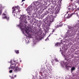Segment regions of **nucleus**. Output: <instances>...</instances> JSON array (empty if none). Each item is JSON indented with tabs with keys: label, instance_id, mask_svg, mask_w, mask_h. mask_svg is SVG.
<instances>
[{
	"label": "nucleus",
	"instance_id": "a211bd4d",
	"mask_svg": "<svg viewBox=\"0 0 79 79\" xmlns=\"http://www.w3.org/2000/svg\"><path fill=\"white\" fill-rule=\"evenodd\" d=\"M9 18H10L9 17H6V19L7 20H9Z\"/></svg>",
	"mask_w": 79,
	"mask_h": 79
},
{
	"label": "nucleus",
	"instance_id": "2eb2a0df",
	"mask_svg": "<svg viewBox=\"0 0 79 79\" xmlns=\"http://www.w3.org/2000/svg\"><path fill=\"white\" fill-rule=\"evenodd\" d=\"M60 44L59 43H57L55 44V46H58V45H60Z\"/></svg>",
	"mask_w": 79,
	"mask_h": 79
},
{
	"label": "nucleus",
	"instance_id": "dca6fc26",
	"mask_svg": "<svg viewBox=\"0 0 79 79\" xmlns=\"http://www.w3.org/2000/svg\"><path fill=\"white\" fill-rule=\"evenodd\" d=\"M75 70V67H72L71 68V71H74V70Z\"/></svg>",
	"mask_w": 79,
	"mask_h": 79
},
{
	"label": "nucleus",
	"instance_id": "72a5a7b5",
	"mask_svg": "<svg viewBox=\"0 0 79 79\" xmlns=\"http://www.w3.org/2000/svg\"><path fill=\"white\" fill-rule=\"evenodd\" d=\"M78 10H79V8L78 9Z\"/></svg>",
	"mask_w": 79,
	"mask_h": 79
},
{
	"label": "nucleus",
	"instance_id": "5701e85b",
	"mask_svg": "<svg viewBox=\"0 0 79 79\" xmlns=\"http://www.w3.org/2000/svg\"><path fill=\"white\" fill-rule=\"evenodd\" d=\"M68 12H70L68 10V11L66 12V14H68Z\"/></svg>",
	"mask_w": 79,
	"mask_h": 79
},
{
	"label": "nucleus",
	"instance_id": "9d476101",
	"mask_svg": "<svg viewBox=\"0 0 79 79\" xmlns=\"http://www.w3.org/2000/svg\"><path fill=\"white\" fill-rule=\"evenodd\" d=\"M49 20L50 23H52V22H53V21H54V19L51 17L49 18Z\"/></svg>",
	"mask_w": 79,
	"mask_h": 79
},
{
	"label": "nucleus",
	"instance_id": "e433bc0d",
	"mask_svg": "<svg viewBox=\"0 0 79 79\" xmlns=\"http://www.w3.org/2000/svg\"><path fill=\"white\" fill-rule=\"evenodd\" d=\"M50 35H49L48 37H49V36H50Z\"/></svg>",
	"mask_w": 79,
	"mask_h": 79
},
{
	"label": "nucleus",
	"instance_id": "4c0bfd02",
	"mask_svg": "<svg viewBox=\"0 0 79 79\" xmlns=\"http://www.w3.org/2000/svg\"><path fill=\"white\" fill-rule=\"evenodd\" d=\"M48 70H49V71H50V70L49 69H48Z\"/></svg>",
	"mask_w": 79,
	"mask_h": 79
},
{
	"label": "nucleus",
	"instance_id": "f8f14e48",
	"mask_svg": "<svg viewBox=\"0 0 79 79\" xmlns=\"http://www.w3.org/2000/svg\"><path fill=\"white\" fill-rule=\"evenodd\" d=\"M2 13V5L0 4V15H1V14Z\"/></svg>",
	"mask_w": 79,
	"mask_h": 79
},
{
	"label": "nucleus",
	"instance_id": "c756f323",
	"mask_svg": "<svg viewBox=\"0 0 79 79\" xmlns=\"http://www.w3.org/2000/svg\"><path fill=\"white\" fill-rule=\"evenodd\" d=\"M46 39H47V40H48V38L47 37Z\"/></svg>",
	"mask_w": 79,
	"mask_h": 79
},
{
	"label": "nucleus",
	"instance_id": "aec40b11",
	"mask_svg": "<svg viewBox=\"0 0 79 79\" xmlns=\"http://www.w3.org/2000/svg\"><path fill=\"white\" fill-rule=\"evenodd\" d=\"M2 19H6V16H5V17H2Z\"/></svg>",
	"mask_w": 79,
	"mask_h": 79
},
{
	"label": "nucleus",
	"instance_id": "f3484780",
	"mask_svg": "<svg viewBox=\"0 0 79 79\" xmlns=\"http://www.w3.org/2000/svg\"><path fill=\"white\" fill-rule=\"evenodd\" d=\"M15 53H19V50H16V51H15Z\"/></svg>",
	"mask_w": 79,
	"mask_h": 79
},
{
	"label": "nucleus",
	"instance_id": "20e7f679",
	"mask_svg": "<svg viewBox=\"0 0 79 79\" xmlns=\"http://www.w3.org/2000/svg\"><path fill=\"white\" fill-rule=\"evenodd\" d=\"M52 7L53 8H55V11H54V12H55L56 13L58 14V12L60 10V8L59 7H57V5L55 4L53 5Z\"/></svg>",
	"mask_w": 79,
	"mask_h": 79
},
{
	"label": "nucleus",
	"instance_id": "1a4fd4ad",
	"mask_svg": "<svg viewBox=\"0 0 79 79\" xmlns=\"http://www.w3.org/2000/svg\"><path fill=\"white\" fill-rule=\"evenodd\" d=\"M74 13H75V12H73V13L71 14L70 15H69V14H68V16L66 17V18L67 19H69V18H71V17L72 16V15H74Z\"/></svg>",
	"mask_w": 79,
	"mask_h": 79
},
{
	"label": "nucleus",
	"instance_id": "58836bf2",
	"mask_svg": "<svg viewBox=\"0 0 79 79\" xmlns=\"http://www.w3.org/2000/svg\"><path fill=\"white\" fill-rule=\"evenodd\" d=\"M14 62H15V61H14Z\"/></svg>",
	"mask_w": 79,
	"mask_h": 79
},
{
	"label": "nucleus",
	"instance_id": "c9c22d12",
	"mask_svg": "<svg viewBox=\"0 0 79 79\" xmlns=\"http://www.w3.org/2000/svg\"><path fill=\"white\" fill-rule=\"evenodd\" d=\"M70 0V1H73V0Z\"/></svg>",
	"mask_w": 79,
	"mask_h": 79
},
{
	"label": "nucleus",
	"instance_id": "9b49d317",
	"mask_svg": "<svg viewBox=\"0 0 79 79\" xmlns=\"http://www.w3.org/2000/svg\"><path fill=\"white\" fill-rule=\"evenodd\" d=\"M49 21V20L48 19H44V23L45 24H47L48 23V22Z\"/></svg>",
	"mask_w": 79,
	"mask_h": 79
},
{
	"label": "nucleus",
	"instance_id": "bb28decb",
	"mask_svg": "<svg viewBox=\"0 0 79 79\" xmlns=\"http://www.w3.org/2000/svg\"><path fill=\"white\" fill-rule=\"evenodd\" d=\"M11 79H14V77H11Z\"/></svg>",
	"mask_w": 79,
	"mask_h": 79
},
{
	"label": "nucleus",
	"instance_id": "473e14b6",
	"mask_svg": "<svg viewBox=\"0 0 79 79\" xmlns=\"http://www.w3.org/2000/svg\"><path fill=\"white\" fill-rule=\"evenodd\" d=\"M51 63H53V62L52 61V62H51Z\"/></svg>",
	"mask_w": 79,
	"mask_h": 79
},
{
	"label": "nucleus",
	"instance_id": "f257e3e1",
	"mask_svg": "<svg viewBox=\"0 0 79 79\" xmlns=\"http://www.w3.org/2000/svg\"><path fill=\"white\" fill-rule=\"evenodd\" d=\"M42 0H38V2H33V6H30L29 7H28L26 9V10L27 11V14L28 15H31V10H36L37 9V6H38V3H40Z\"/></svg>",
	"mask_w": 79,
	"mask_h": 79
},
{
	"label": "nucleus",
	"instance_id": "c85d7f7f",
	"mask_svg": "<svg viewBox=\"0 0 79 79\" xmlns=\"http://www.w3.org/2000/svg\"><path fill=\"white\" fill-rule=\"evenodd\" d=\"M64 58H65V60H66V56H65V57H64Z\"/></svg>",
	"mask_w": 79,
	"mask_h": 79
},
{
	"label": "nucleus",
	"instance_id": "b1692460",
	"mask_svg": "<svg viewBox=\"0 0 79 79\" xmlns=\"http://www.w3.org/2000/svg\"><path fill=\"white\" fill-rule=\"evenodd\" d=\"M3 15H4V16H5V15H6V14H5V13H3Z\"/></svg>",
	"mask_w": 79,
	"mask_h": 79
},
{
	"label": "nucleus",
	"instance_id": "cd10ccee",
	"mask_svg": "<svg viewBox=\"0 0 79 79\" xmlns=\"http://www.w3.org/2000/svg\"><path fill=\"white\" fill-rule=\"evenodd\" d=\"M16 77V75H15L14 77Z\"/></svg>",
	"mask_w": 79,
	"mask_h": 79
},
{
	"label": "nucleus",
	"instance_id": "6e6552de",
	"mask_svg": "<svg viewBox=\"0 0 79 79\" xmlns=\"http://www.w3.org/2000/svg\"><path fill=\"white\" fill-rule=\"evenodd\" d=\"M57 14L56 12H54V14H53L52 15V18H53L54 19V18H56V17L57 15H57Z\"/></svg>",
	"mask_w": 79,
	"mask_h": 79
},
{
	"label": "nucleus",
	"instance_id": "6ab92c4d",
	"mask_svg": "<svg viewBox=\"0 0 79 79\" xmlns=\"http://www.w3.org/2000/svg\"><path fill=\"white\" fill-rule=\"evenodd\" d=\"M13 72V70H10L9 71L10 73H11Z\"/></svg>",
	"mask_w": 79,
	"mask_h": 79
},
{
	"label": "nucleus",
	"instance_id": "0eeeda50",
	"mask_svg": "<svg viewBox=\"0 0 79 79\" xmlns=\"http://www.w3.org/2000/svg\"><path fill=\"white\" fill-rule=\"evenodd\" d=\"M47 9H48L47 8H46L43 10V11H46L44 13L45 15H47V14H48V13H49V12L47 10Z\"/></svg>",
	"mask_w": 79,
	"mask_h": 79
},
{
	"label": "nucleus",
	"instance_id": "7ed1b4c3",
	"mask_svg": "<svg viewBox=\"0 0 79 79\" xmlns=\"http://www.w3.org/2000/svg\"><path fill=\"white\" fill-rule=\"evenodd\" d=\"M20 27H24L26 29L25 30V32H26V33L27 34H29V27H28L26 26V25L25 24H24L23 23L22 24V25H21V23H20Z\"/></svg>",
	"mask_w": 79,
	"mask_h": 79
},
{
	"label": "nucleus",
	"instance_id": "393cba45",
	"mask_svg": "<svg viewBox=\"0 0 79 79\" xmlns=\"http://www.w3.org/2000/svg\"><path fill=\"white\" fill-rule=\"evenodd\" d=\"M55 32V30H53V31H52V32Z\"/></svg>",
	"mask_w": 79,
	"mask_h": 79
},
{
	"label": "nucleus",
	"instance_id": "4468645a",
	"mask_svg": "<svg viewBox=\"0 0 79 79\" xmlns=\"http://www.w3.org/2000/svg\"><path fill=\"white\" fill-rule=\"evenodd\" d=\"M74 3H78V5H79V0H76V1H74Z\"/></svg>",
	"mask_w": 79,
	"mask_h": 79
},
{
	"label": "nucleus",
	"instance_id": "39448f33",
	"mask_svg": "<svg viewBox=\"0 0 79 79\" xmlns=\"http://www.w3.org/2000/svg\"><path fill=\"white\" fill-rule=\"evenodd\" d=\"M18 7L15 6V7H12V10H12V13H15L14 14V16H15V15H16L17 16V14H18V13H19V11H18V12H17V13H16V11H16V9L17 10V9H18Z\"/></svg>",
	"mask_w": 79,
	"mask_h": 79
},
{
	"label": "nucleus",
	"instance_id": "7c9ffc66",
	"mask_svg": "<svg viewBox=\"0 0 79 79\" xmlns=\"http://www.w3.org/2000/svg\"><path fill=\"white\" fill-rule=\"evenodd\" d=\"M45 41H46V40H47V39H46L45 40Z\"/></svg>",
	"mask_w": 79,
	"mask_h": 79
},
{
	"label": "nucleus",
	"instance_id": "f03ea898",
	"mask_svg": "<svg viewBox=\"0 0 79 79\" xmlns=\"http://www.w3.org/2000/svg\"><path fill=\"white\" fill-rule=\"evenodd\" d=\"M11 64L9 68V70H10V69H13L14 71L15 72H18V71H21V68H19L18 66L16 67V64L12 63L11 62Z\"/></svg>",
	"mask_w": 79,
	"mask_h": 79
},
{
	"label": "nucleus",
	"instance_id": "2f4dec72",
	"mask_svg": "<svg viewBox=\"0 0 79 79\" xmlns=\"http://www.w3.org/2000/svg\"><path fill=\"white\" fill-rule=\"evenodd\" d=\"M58 25H57V27H56V28H57V27H58Z\"/></svg>",
	"mask_w": 79,
	"mask_h": 79
},
{
	"label": "nucleus",
	"instance_id": "423d86ee",
	"mask_svg": "<svg viewBox=\"0 0 79 79\" xmlns=\"http://www.w3.org/2000/svg\"><path fill=\"white\" fill-rule=\"evenodd\" d=\"M77 8V6H73L72 7L69 8L68 9V10H69V11L71 12V11H73V10H74L75 9H76V8Z\"/></svg>",
	"mask_w": 79,
	"mask_h": 79
},
{
	"label": "nucleus",
	"instance_id": "4be33fe9",
	"mask_svg": "<svg viewBox=\"0 0 79 79\" xmlns=\"http://www.w3.org/2000/svg\"><path fill=\"white\" fill-rule=\"evenodd\" d=\"M76 15H77V16H79V15H78L77 13H76Z\"/></svg>",
	"mask_w": 79,
	"mask_h": 79
},
{
	"label": "nucleus",
	"instance_id": "ddd939ff",
	"mask_svg": "<svg viewBox=\"0 0 79 79\" xmlns=\"http://www.w3.org/2000/svg\"><path fill=\"white\" fill-rule=\"evenodd\" d=\"M65 65H66V69H68V63L66 62L65 64H64Z\"/></svg>",
	"mask_w": 79,
	"mask_h": 79
},
{
	"label": "nucleus",
	"instance_id": "a878e982",
	"mask_svg": "<svg viewBox=\"0 0 79 79\" xmlns=\"http://www.w3.org/2000/svg\"><path fill=\"white\" fill-rule=\"evenodd\" d=\"M26 0H22V2H24V1H25Z\"/></svg>",
	"mask_w": 79,
	"mask_h": 79
},
{
	"label": "nucleus",
	"instance_id": "412c9836",
	"mask_svg": "<svg viewBox=\"0 0 79 79\" xmlns=\"http://www.w3.org/2000/svg\"><path fill=\"white\" fill-rule=\"evenodd\" d=\"M52 2H55V3H56V0H52Z\"/></svg>",
	"mask_w": 79,
	"mask_h": 79
},
{
	"label": "nucleus",
	"instance_id": "f704fd0d",
	"mask_svg": "<svg viewBox=\"0 0 79 79\" xmlns=\"http://www.w3.org/2000/svg\"><path fill=\"white\" fill-rule=\"evenodd\" d=\"M20 62H22L21 60H20Z\"/></svg>",
	"mask_w": 79,
	"mask_h": 79
}]
</instances>
